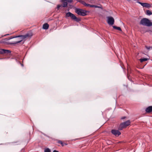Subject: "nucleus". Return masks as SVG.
Segmentation results:
<instances>
[{
  "mask_svg": "<svg viewBox=\"0 0 152 152\" xmlns=\"http://www.w3.org/2000/svg\"><path fill=\"white\" fill-rule=\"evenodd\" d=\"M65 1H66L67 2L69 3H71L73 1V0H65Z\"/></svg>",
  "mask_w": 152,
  "mask_h": 152,
  "instance_id": "obj_20",
  "label": "nucleus"
},
{
  "mask_svg": "<svg viewBox=\"0 0 152 152\" xmlns=\"http://www.w3.org/2000/svg\"><path fill=\"white\" fill-rule=\"evenodd\" d=\"M152 26V23L150 21L149 26Z\"/></svg>",
  "mask_w": 152,
  "mask_h": 152,
  "instance_id": "obj_25",
  "label": "nucleus"
},
{
  "mask_svg": "<svg viewBox=\"0 0 152 152\" xmlns=\"http://www.w3.org/2000/svg\"><path fill=\"white\" fill-rule=\"evenodd\" d=\"M61 1L63 3V7H66L67 6V2L65 0H61Z\"/></svg>",
  "mask_w": 152,
  "mask_h": 152,
  "instance_id": "obj_12",
  "label": "nucleus"
},
{
  "mask_svg": "<svg viewBox=\"0 0 152 152\" xmlns=\"http://www.w3.org/2000/svg\"><path fill=\"white\" fill-rule=\"evenodd\" d=\"M44 152H51V150L49 148H47L45 149Z\"/></svg>",
  "mask_w": 152,
  "mask_h": 152,
  "instance_id": "obj_16",
  "label": "nucleus"
},
{
  "mask_svg": "<svg viewBox=\"0 0 152 152\" xmlns=\"http://www.w3.org/2000/svg\"><path fill=\"white\" fill-rule=\"evenodd\" d=\"M95 8H101V9H102V7L101 6H97L96 5Z\"/></svg>",
  "mask_w": 152,
  "mask_h": 152,
  "instance_id": "obj_19",
  "label": "nucleus"
},
{
  "mask_svg": "<svg viewBox=\"0 0 152 152\" xmlns=\"http://www.w3.org/2000/svg\"><path fill=\"white\" fill-rule=\"evenodd\" d=\"M11 51L10 50H7L4 49H0V54H9L11 53Z\"/></svg>",
  "mask_w": 152,
  "mask_h": 152,
  "instance_id": "obj_9",
  "label": "nucleus"
},
{
  "mask_svg": "<svg viewBox=\"0 0 152 152\" xmlns=\"http://www.w3.org/2000/svg\"><path fill=\"white\" fill-rule=\"evenodd\" d=\"M62 7V5H58L57 6V7L58 9H60V7Z\"/></svg>",
  "mask_w": 152,
  "mask_h": 152,
  "instance_id": "obj_21",
  "label": "nucleus"
},
{
  "mask_svg": "<svg viewBox=\"0 0 152 152\" xmlns=\"http://www.w3.org/2000/svg\"><path fill=\"white\" fill-rule=\"evenodd\" d=\"M148 60V59L147 58H141L140 59V61L141 62H142L143 61H147Z\"/></svg>",
  "mask_w": 152,
  "mask_h": 152,
  "instance_id": "obj_15",
  "label": "nucleus"
},
{
  "mask_svg": "<svg viewBox=\"0 0 152 152\" xmlns=\"http://www.w3.org/2000/svg\"><path fill=\"white\" fill-rule=\"evenodd\" d=\"M150 20L148 19L144 18L141 20L140 24L143 26H149Z\"/></svg>",
  "mask_w": 152,
  "mask_h": 152,
  "instance_id": "obj_5",
  "label": "nucleus"
},
{
  "mask_svg": "<svg viewBox=\"0 0 152 152\" xmlns=\"http://www.w3.org/2000/svg\"><path fill=\"white\" fill-rule=\"evenodd\" d=\"M107 23L109 25H112L114 24V20L113 17H107Z\"/></svg>",
  "mask_w": 152,
  "mask_h": 152,
  "instance_id": "obj_7",
  "label": "nucleus"
},
{
  "mask_svg": "<svg viewBox=\"0 0 152 152\" xmlns=\"http://www.w3.org/2000/svg\"><path fill=\"white\" fill-rule=\"evenodd\" d=\"M134 1H138V0H134Z\"/></svg>",
  "mask_w": 152,
  "mask_h": 152,
  "instance_id": "obj_30",
  "label": "nucleus"
},
{
  "mask_svg": "<svg viewBox=\"0 0 152 152\" xmlns=\"http://www.w3.org/2000/svg\"><path fill=\"white\" fill-rule=\"evenodd\" d=\"M66 17H70L71 18L77 22H79L80 20V19L77 18L74 14L70 12H67L66 14Z\"/></svg>",
  "mask_w": 152,
  "mask_h": 152,
  "instance_id": "obj_2",
  "label": "nucleus"
},
{
  "mask_svg": "<svg viewBox=\"0 0 152 152\" xmlns=\"http://www.w3.org/2000/svg\"><path fill=\"white\" fill-rule=\"evenodd\" d=\"M9 35V34H5V35H4V36H2V37H3L4 36H6L7 35Z\"/></svg>",
  "mask_w": 152,
  "mask_h": 152,
  "instance_id": "obj_27",
  "label": "nucleus"
},
{
  "mask_svg": "<svg viewBox=\"0 0 152 152\" xmlns=\"http://www.w3.org/2000/svg\"><path fill=\"white\" fill-rule=\"evenodd\" d=\"M151 48H152V47H151Z\"/></svg>",
  "mask_w": 152,
  "mask_h": 152,
  "instance_id": "obj_31",
  "label": "nucleus"
},
{
  "mask_svg": "<svg viewBox=\"0 0 152 152\" xmlns=\"http://www.w3.org/2000/svg\"><path fill=\"white\" fill-rule=\"evenodd\" d=\"M126 118V117H125V116H124V117H122L121 118V119H124L125 118Z\"/></svg>",
  "mask_w": 152,
  "mask_h": 152,
  "instance_id": "obj_26",
  "label": "nucleus"
},
{
  "mask_svg": "<svg viewBox=\"0 0 152 152\" xmlns=\"http://www.w3.org/2000/svg\"><path fill=\"white\" fill-rule=\"evenodd\" d=\"M147 113H150L152 112V106H150L147 107L145 109Z\"/></svg>",
  "mask_w": 152,
  "mask_h": 152,
  "instance_id": "obj_10",
  "label": "nucleus"
},
{
  "mask_svg": "<svg viewBox=\"0 0 152 152\" xmlns=\"http://www.w3.org/2000/svg\"><path fill=\"white\" fill-rule=\"evenodd\" d=\"M96 5H91L90 6V7H95V8Z\"/></svg>",
  "mask_w": 152,
  "mask_h": 152,
  "instance_id": "obj_24",
  "label": "nucleus"
},
{
  "mask_svg": "<svg viewBox=\"0 0 152 152\" xmlns=\"http://www.w3.org/2000/svg\"><path fill=\"white\" fill-rule=\"evenodd\" d=\"M146 14L148 15H150L152 14V12L149 10H146Z\"/></svg>",
  "mask_w": 152,
  "mask_h": 152,
  "instance_id": "obj_13",
  "label": "nucleus"
},
{
  "mask_svg": "<svg viewBox=\"0 0 152 152\" xmlns=\"http://www.w3.org/2000/svg\"><path fill=\"white\" fill-rule=\"evenodd\" d=\"M91 5V4H87L86 3L85 6H86V7H89H89H90Z\"/></svg>",
  "mask_w": 152,
  "mask_h": 152,
  "instance_id": "obj_23",
  "label": "nucleus"
},
{
  "mask_svg": "<svg viewBox=\"0 0 152 152\" xmlns=\"http://www.w3.org/2000/svg\"><path fill=\"white\" fill-rule=\"evenodd\" d=\"M32 36V35L31 34L27 33L24 35L11 36L0 41V43H4L9 45H15L16 44L21 42L26 38L31 37Z\"/></svg>",
  "mask_w": 152,
  "mask_h": 152,
  "instance_id": "obj_1",
  "label": "nucleus"
},
{
  "mask_svg": "<svg viewBox=\"0 0 152 152\" xmlns=\"http://www.w3.org/2000/svg\"><path fill=\"white\" fill-rule=\"evenodd\" d=\"M111 132L113 134L116 136H118L121 134V133L120 131L115 129L112 130Z\"/></svg>",
  "mask_w": 152,
  "mask_h": 152,
  "instance_id": "obj_8",
  "label": "nucleus"
},
{
  "mask_svg": "<svg viewBox=\"0 0 152 152\" xmlns=\"http://www.w3.org/2000/svg\"><path fill=\"white\" fill-rule=\"evenodd\" d=\"M130 124V122L129 120H128L125 122L121 123L118 127V129L119 130H122L123 129L125 128Z\"/></svg>",
  "mask_w": 152,
  "mask_h": 152,
  "instance_id": "obj_4",
  "label": "nucleus"
},
{
  "mask_svg": "<svg viewBox=\"0 0 152 152\" xmlns=\"http://www.w3.org/2000/svg\"><path fill=\"white\" fill-rule=\"evenodd\" d=\"M53 152H59L58 151H57L56 150H54L53 151Z\"/></svg>",
  "mask_w": 152,
  "mask_h": 152,
  "instance_id": "obj_28",
  "label": "nucleus"
},
{
  "mask_svg": "<svg viewBox=\"0 0 152 152\" xmlns=\"http://www.w3.org/2000/svg\"><path fill=\"white\" fill-rule=\"evenodd\" d=\"M58 143L59 144H61V145H62V146H64V144L63 142L59 140L58 141Z\"/></svg>",
  "mask_w": 152,
  "mask_h": 152,
  "instance_id": "obj_18",
  "label": "nucleus"
},
{
  "mask_svg": "<svg viewBox=\"0 0 152 152\" xmlns=\"http://www.w3.org/2000/svg\"><path fill=\"white\" fill-rule=\"evenodd\" d=\"M49 27V25L47 23H45L43 25L42 28L44 29H47Z\"/></svg>",
  "mask_w": 152,
  "mask_h": 152,
  "instance_id": "obj_11",
  "label": "nucleus"
},
{
  "mask_svg": "<svg viewBox=\"0 0 152 152\" xmlns=\"http://www.w3.org/2000/svg\"><path fill=\"white\" fill-rule=\"evenodd\" d=\"M113 27L114 29H117L118 30L120 31H122V30H121V28L120 27H117V26H113Z\"/></svg>",
  "mask_w": 152,
  "mask_h": 152,
  "instance_id": "obj_14",
  "label": "nucleus"
},
{
  "mask_svg": "<svg viewBox=\"0 0 152 152\" xmlns=\"http://www.w3.org/2000/svg\"><path fill=\"white\" fill-rule=\"evenodd\" d=\"M75 12L78 15H80L85 16L87 15V11L81 9H76Z\"/></svg>",
  "mask_w": 152,
  "mask_h": 152,
  "instance_id": "obj_3",
  "label": "nucleus"
},
{
  "mask_svg": "<svg viewBox=\"0 0 152 152\" xmlns=\"http://www.w3.org/2000/svg\"><path fill=\"white\" fill-rule=\"evenodd\" d=\"M145 48H146L147 49V50H149L151 48V47H148V46H145Z\"/></svg>",
  "mask_w": 152,
  "mask_h": 152,
  "instance_id": "obj_22",
  "label": "nucleus"
},
{
  "mask_svg": "<svg viewBox=\"0 0 152 152\" xmlns=\"http://www.w3.org/2000/svg\"><path fill=\"white\" fill-rule=\"evenodd\" d=\"M78 1L80 2L81 4H83L84 5H85V4H86V3L84 1Z\"/></svg>",
  "mask_w": 152,
  "mask_h": 152,
  "instance_id": "obj_17",
  "label": "nucleus"
},
{
  "mask_svg": "<svg viewBox=\"0 0 152 152\" xmlns=\"http://www.w3.org/2000/svg\"><path fill=\"white\" fill-rule=\"evenodd\" d=\"M136 2L139 4H141L143 7H145L146 8H151V4L148 3H142L139 1H137Z\"/></svg>",
  "mask_w": 152,
  "mask_h": 152,
  "instance_id": "obj_6",
  "label": "nucleus"
},
{
  "mask_svg": "<svg viewBox=\"0 0 152 152\" xmlns=\"http://www.w3.org/2000/svg\"><path fill=\"white\" fill-rule=\"evenodd\" d=\"M21 66H23V64H21Z\"/></svg>",
  "mask_w": 152,
  "mask_h": 152,
  "instance_id": "obj_29",
  "label": "nucleus"
}]
</instances>
